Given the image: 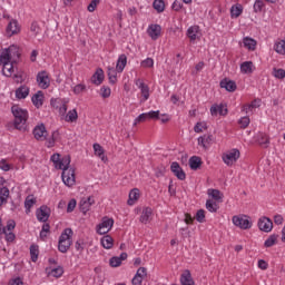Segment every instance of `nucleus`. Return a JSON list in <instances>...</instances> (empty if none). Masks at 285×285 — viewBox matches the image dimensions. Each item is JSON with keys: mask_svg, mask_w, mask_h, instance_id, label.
Returning a JSON list of instances; mask_svg holds the SVG:
<instances>
[{"mask_svg": "<svg viewBox=\"0 0 285 285\" xmlns=\"http://www.w3.org/2000/svg\"><path fill=\"white\" fill-rule=\"evenodd\" d=\"M70 156H63L59 164L56 165V168H59V170H62V181L65 186H75V169L70 168Z\"/></svg>", "mask_w": 285, "mask_h": 285, "instance_id": "f257e3e1", "label": "nucleus"}, {"mask_svg": "<svg viewBox=\"0 0 285 285\" xmlns=\"http://www.w3.org/2000/svg\"><path fill=\"white\" fill-rule=\"evenodd\" d=\"M11 112L14 117V128L17 130H26V121H28V110L21 109L19 105L11 107Z\"/></svg>", "mask_w": 285, "mask_h": 285, "instance_id": "f03ea898", "label": "nucleus"}, {"mask_svg": "<svg viewBox=\"0 0 285 285\" xmlns=\"http://www.w3.org/2000/svg\"><path fill=\"white\" fill-rule=\"evenodd\" d=\"M12 57H21L19 53V47L11 45L9 48L2 49L0 52V62L7 68L10 66V61H12Z\"/></svg>", "mask_w": 285, "mask_h": 285, "instance_id": "7ed1b4c3", "label": "nucleus"}, {"mask_svg": "<svg viewBox=\"0 0 285 285\" xmlns=\"http://www.w3.org/2000/svg\"><path fill=\"white\" fill-rule=\"evenodd\" d=\"M70 246H72V228H66L59 237L58 250L66 253L70 250Z\"/></svg>", "mask_w": 285, "mask_h": 285, "instance_id": "20e7f679", "label": "nucleus"}, {"mask_svg": "<svg viewBox=\"0 0 285 285\" xmlns=\"http://www.w3.org/2000/svg\"><path fill=\"white\" fill-rule=\"evenodd\" d=\"M112 226H115V219L104 217L101 223L97 225L98 235H107V233H110Z\"/></svg>", "mask_w": 285, "mask_h": 285, "instance_id": "39448f33", "label": "nucleus"}, {"mask_svg": "<svg viewBox=\"0 0 285 285\" xmlns=\"http://www.w3.org/2000/svg\"><path fill=\"white\" fill-rule=\"evenodd\" d=\"M234 226L242 228L243 230H248V228L253 227V223L248 219V216H234L232 218Z\"/></svg>", "mask_w": 285, "mask_h": 285, "instance_id": "423d86ee", "label": "nucleus"}, {"mask_svg": "<svg viewBox=\"0 0 285 285\" xmlns=\"http://www.w3.org/2000/svg\"><path fill=\"white\" fill-rule=\"evenodd\" d=\"M240 153L239 149L234 148L226 154L223 155V161L226 164V166H233L239 159Z\"/></svg>", "mask_w": 285, "mask_h": 285, "instance_id": "0eeeda50", "label": "nucleus"}, {"mask_svg": "<svg viewBox=\"0 0 285 285\" xmlns=\"http://www.w3.org/2000/svg\"><path fill=\"white\" fill-rule=\"evenodd\" d=\"M37 82L38 86L42 88V90L50 88V77L48 76V71H39L37 75Z\"/></svg>", "mask_w": 285, "mask_h": 285, "instance_id": "6e6552de", "label": "nucleus"}, {"mask_svg": "<svg viewBox=\"0 0 285 285\" xmlns=\"http://www.w3.org/2000/svg\"><path fill=\"white\" fill-rule=\"evenodd\" d=\"M258 228L263 233H271L273 230V220L271 218L264 216L258 219Z\"/></svg>", "mask_w": 285, "mask_h": 285, "instance_id": "1a4fd4ad", "label": "nucleus"}, {"mask_svg": "<svg viewBox=\"0 0 285 285\" xmlns=\"http://www.w3.org/2000/svg\"><path fill=\"white\" fill-rule=\"evenodd\" d=\"M170 170L179 179L180 181H184L186 179V171L179 166V163L174 161L170 165Z\"/></svg>", "mask_w": 285, "mask_h": 285, "instance_id": "9d476101", "label": "nucleus"}, {"mask_svg": "<svg viewBox=\"0 0 285 285\" xmlns=\"http://www.w3.org/2000/svg\"><path fill=\"white\" fill-rule=\"evenodd\" d=\"M38 222L46 223L48 219H50V209L48 206L42 205L40 208L36 212Z\"/></svg>", "mask_w": 285, "mask_h": 285, "instance_id": "9b49d317", "label": "nucleus"}, {"mask_svg": "<svg viewBox=\"0 0 285 285\" xmlns=\"http://www.w3.org/2000/svg\"><path fill=\"white\" fill-rule=\"evenodd\" d=\"M48 135V130H46V125L40 124L33 128L35 139L43 141Z\"/></svg>", "mask_w": 285, "mask_h": 285, "instance_id": "f8f14e48", "label": "nucleus"}, {"mask_svg": "<svg viewBox=\"0 0 285 285\" xmlns=\"http://www.w3.org/2000/svg\"><path fill=\"white\" fill-rule=\"evenodd\" d=\"M212 117H217L220 115L222 117H226L228 115V108L225 105H214L210 107Z\"/></svg>", "mask_w": 285, "mask_h": 285, "instance_id": "ddd939ff", "label": "nucleus"}, {"mask_svg": "<svg viewBox=\"0 0 285 285\" xmlns=\"http://www.w3.org/2000/svg\"><path fill=\"white\" fill-rule=\"evenodd\" d=\"M92 204H95V197L89 196L88 198H82L79 203V208H80L81 213H83V215H86V213H88V210H90V206H92Z\"/></svg>", "mask_w": 285, "mask_h": 285, "instance_id": "4468645a", "label": "nucleus"}, {"mask_svg": "<svg viewBox=\"0 0 285 285\" xmlns=\"http://www.w3.org/2000/svg\"><path fill=\"white\" fill-rule=\"evenodd\" d=\"M149 37H151L153 41H157L159 37H161V26L159 24H150L147 30Z\"/></svg>", "mask_w": 285, "mask_h": 285, "instance_id": "2eb2a0df", "label": "nucleus"}, {"mask_svg": "<svg viewBox=\"0 0 285 285\" xmlns=\"http://www.w3.org/2000/svg\"><path fill=\"white\" fill-rule=\"evenodd\" d=\"M220 88H225L227 92H235V90H237V82L228 78H225L220 80Z\"/></svg>", "mask_w": 285, "mask_h": 285, "instance_id": "dca6fc26", "label": "nucleus"}, {"mask_svg": "<svg viewBox=\"0 0 285 285\" xmlns=\"http://www.w3.org/2000/svg\"><path fill=\"white\" fill-rule=\"evenodd\" d=\"M21 28L19 27V22L17 20H11L7 26V35L12 37L14 35H19Z\"/></svg>", "mask_w": 285, "mask_h": 285, "instance_id": "f3484780", "label": "nucleus"}, {"mask_svg": "<svg viewBox=\"0 0 285 285\" xmlns=\"http://www.w3.org/2000/svg\"><path fill=\"white\" fill-rule=\"evenodd\" d=\"M60 139H61V135L59 134V130L52 131L49 138L48 136H46L45 140H47L46 142L47 148H55V144H57V141H59Z\"/></svg>", "mask_w": 285, "mask_h": 285, "instance_id": "a211bd4d", "label": "nucleus"}, {"mask_svg": "<svg viewBox=\"0 0 285 285\" xmlns=\"http://www.w3.org/2000/svg\"><path fill=\"white\" fill-rule=\"evenodd\" d=\"M104 69L98 68L96 72L91 76V83H94L95 86H101L104 83Z\"/></svg>", "mask_w": 285, "mask_h": 285, "instance_id": "6ab92c4d", "label": "nucleus"}, {"mask_svg": "<svg viewBox=\"0 0 285 285\" xmlns=\"http://www.w3.org/2000/svg\"><path fill=\"white\" fill-rule=\"evenodd\" d=\"M200 29L199 26L195 24L187 29V37L190 39V41H197L199 39Z\"/></svg>", "mask_w": 285, "mask_h": 285, "instance_id": "aec40b11", "label": "nucleus"}, {"mask_svg": "<svg viewBox=\"0 0 285 285\" xmlns=\"http://www.w3.org/2000/svg\"><path fill=\"white\" fill-rule=\"evenodd\" d=\"M202 164H204V161H202V157L199 156H191L189 158V168L191 170H199V168H202Z\"/></svg>", "mask_w": 285, "mask_h": 285, "instance_id": "412c9836", "label": "nucleus"}, {"mask_svg": "<svg viewBox=\"0 0 285 285\" xmlns=\"http://www.w3.org/2000/svg\"><path fill=\"white\" fill-rule=\"evenodd\" d=\"M31 101L36 108H41V106H43V91H37L32 96Z\"/></svg>", "mask_w": 285, "mask_h": 285, "instance_id": "4be33fe9", "label": "nucleus"}, {"mask_svg": "<svg viewBox=\"0 0 285 285\" xmlns=\"http://www.w3.org/2000/svg\"><path fill=\"white\" fill-rule=\"evenodd\" d=\"M128 63V57L126 55H120L117 65H116V70L117 72H124V68H126V65Z\"/></svg>", "mask_w": 285, "mask_h": 285, "instance_id": "5701e85b", "label": "nucleus"}, {"mask_svg": "<svg viewBox=\"0 0 285 285\" xmlns=\"http://www.w3.org/2000/svg\"><path fill=\"white\" fill-rule=\"evenodd\" d=\"M139 199V189L134 188L129 193V198L127 200L128 206H135V203Z\"/></svg>", "mask_w": 285, "mask_h": 285, "instance_id": "b1692460", "label": "nucleus"}, {"mask_svg": "<svg viewBox=\"0 0 285 285\" xmlns=\"http://www.w3.org/2000/svg\"><path fill=\"white\" fill-rule=\"evenodd\" d=\"M101 246L105 247L107 250H110L112 246H115V239L111 238L110 235H105L101 240Z\"/></svg>", "mask_w": 285, "mask_h": 285, "instance_id": "393cba45", "label": "nucleus"}, {"mask_svg": "<svg viewBox=\"0 0 285 285\" xmlns=\"http://www.w3.org/2000/svg\"><path fill=\"white\" fill-rule=\"evenodd\" d=\"M28 95H30V88L26 87V86H20L17 90H16V97L17 99H26V97H28Z\"/></svg>", "mask_w": 285, "mask_h": 285, "instance_id": "a878e982", "label": "nucleus"}, {"mask_svg": "<svg viewBox=\"0 0 285 285\" xmlns=\"http://www.w3.org/2000/svg\"><path fill=\"white\" fill-rule=\"evenodd\" d=\"M244 12V7L239 3L232 6L230 8V17L232 19H237Z\"/></svg>", "mask_w": 285, "mask_h": 285, "instance_id": "bb28decb", "label": "nucleus"}, {"mask_svg": "<svg viewBox=\"0 0 285 285\" xmlns=\"http://www.w3.org/2000/svg\"><path fill=\"white\" fill-rule=\"evenodd\" d=\"M138 88L141 91V96L144 97V101H148V99L150 98V88L148 87V85H146L144 82H139Z\"/></svg>", "mask_w": 285, "mask_h": 285, "instance_id": "cd10ccee", "label": "nucleus"}, {"mask_svg": "<svg viewBox=\"0 0 285 285\" xmlns=\"http://www.w3.org/2000/svg\"><path fill=\"white\" fill-rule=\"evenodd\" d=\"M35 204H37V198H35L33 195L27 196V198L24 200V208H26L27 215L30 214V208H32V206H35Z\"/></svg>", "mask_w": 285, "mask_h": 285, "instance_id": "c85d7f7f", "label": "nucleus"}, {"mask_svg": "<svg viewBox=\"0 0 285 285\" xmlns=\"http://www.w3.org/2000/svg\"><path fill=\"white\" fill-rule=\"evenodd\" d=\"M8 197H10V189L8 187L0 188V206L8 204Z\"/></svg>", "mask_w": 285, "mask_h": 285, "instance_id": "c756f323", "label": "nucleus"}, {"mask_svg": "<svg viewBox=\"0 0 285 285\" xmlns=\"http://www.w3.org/2000/svg\"><path fill=\"white\" fill-rule=\"evenodd\" d=\"M180 284L181 285H195V282L193 281V276L190 275L189 271H186L180 277Z\"/></svg>", "mask_w": 285, "mask_h": 285, "instance_id": "7c9ffc66", "label": "nucleus"}, {"mask_svg": "<svg viewBox=\"0 0 285 285\" xmlns=\"http://www.w3.org/2000/svg\"><path fill=\"white\" fill-rule=\"evenodd\" d=\"M150 215H153V208L150 207L144 208L140 215L141 224H148V220L150 219Z\"/></svg>", "mask_w": 285, "mask_h": 285, "instance_id": "2f4dec72", "label": "nucleus"}, {"mask_svg": "<svg viewBox=\"0 0 285 285\" xmlns=\"http://www.w3.org/2000/svg\"><path fill=\"white\" fill-rule=\"evenodd\" d=\"M243 43L247 50H255V48H257V41L249 37L244 38Z\"/></svg>", "mask_w": 285, "mask_h": 285, "instance_id": "473e14b6", "label": "nucleus"}, {"mask_svg": "<svg viewBox=\"0 0 285 285\" xmlns=\"http://www.w3.org/2000/svg\"><path fill=\"white\" fill-rule=\"evenodd\" d=\"M107 76L109 79V83H117V69H115V67H108Z\"/></svg>", "mask_w": 285, "mask_h": 285, "instance_id": "72a5a7b5", "label": "nucleus"}, {"mask_svg": "<svg viewBox=\"0 0 285 285\" xmlns=\"http://www.w3.org/2000/svg\"><path fill=\"white\" fill-rule=\"evenodd\" d=\"M94 150H95V155L99 157V159H101L102 161H106V155L104 151V147H101V145L97 142L94 144Z\"/></svg>", "mask_w": 285, "mask_h": 285, "instance_id": "f704fd0d", "label": "nucleus"}, {"mask_svg": "<svg viewBox=\"0 0 285 285\" xmlns=\"http://www.w3.org/2000/svg\"><path fill=\"white\" fill-rule=\"evenodd\" d=\"M240 71L244 75L253 73V61H245L240 65Z\"/></svg>", "mask_w": 285, "mask_h": 285, "instance_id": "c9c22d12", "label": "nucleus"}, {"mask_svg": "<svg viewBox=\"0 0 285 285\" xmlns=\"http://www.w3.org/2000/svg\"><path fill=\"white\" fill-rule=\"evenodd\" d=\"M257 141L259 146H263L264 148H268V145L271 144V138H268V135L266 134H259Z\"/></svg>", "mask_w": 285, "mask_h": 285, "instance_id": "e433bc0d", "label": "nucleus"}, {"mask_svg": "<svg viewBox=\"0 0 285 285\" xmlns=\"http://www.w3.org/2000/svg\"><path fill=\"white\" fill-rule=\"evenodd\" d=\"M207 194L209 197L214 198L215 202H222L224 195L218 189H208Z\"/></svg>", "mask_w": 285, "mask_h": 285, "instance_id": "4c0bfd02", "label": "nucleus"}, {"mask_svg": "<svg viewBox=\"0 0 285 285\" xmlns=\"http://www.w3.org/2000/svg\"><path fill=\"white\" fill-rule=\"evenodd\" d=\"M277 237H279V235H276V234L271 235L264 243L265 248H273V246L277 244Z\"/></svg>", "mask_w": 285, "mask_h": 285, "instance_id": "58836bf2", "label": "nucleus"}, {"mask_svg": "<svg viewBox=\"0 0 285 285\" xmlns=\"http://www.w3.org/2000/svg\"><path fill=\"white\" fill-rule=\"evenodd\" d=\"M153 8L155 11L161 13L166 10V3L164 0H155L153 3Z\"/></svg>", "mask_w": 285, "mask_h": 285, "instance_id": "ea45409f", "label": "nucleus"}, {"mask_svg": "<svg viewBox=\"0 0 285 285\" xmlns=\"http://www.w3.org/2000/svg\"><path fill=\"white\" fill-rule=\"evenodd\" d=\"M274 50L277 55H285V40H281L274 45Z\"/></svg>", "mask_w": 285, "mask_h": 285, "instance_id": "a19ab883", "label": "nucleus"}, {"mask_svg": "<svg viewBox=\"0 0 285 285\" xmlns=\"http://www.w3.org/2000/svg\"><path fill=\"white\" fill-rule=\"evenodd\" d=\"M30 255H31V262H37V259H39V246L38 245L30 246Z\"/></svg>", "mask_w": 285, "mask_h": 285, "instance_id": "79ce46f5", "label": "nucleus"}, {"mask_svg": "<svg viewBox=\"0 0 285 285\" xmlns=\"http://www.w3.org/2000/svg\"><path fill=\"white\" fill-rule=\"evenodd\" d=\"M206 208L207 210H209V213H217V210H219V205H217L215 202L210 199H207Z\"/></svg>", "mask_w": 285, "mask_h": 285, "instance_id": "37998d69", "label": "nucleus"}, {"mask_svg": "<svg viewBox=\"0 0 285 285\" xmlns=\"http://www.w3.org/2000/svg\"><path fill=\"white\" fill-rule=\"evenodd\" d=\"M78 117L79 115L77 114V109L69 110L66 116V121L75 122Z\"/></svg>", "mask_w": 285, "mask_h": 285, "instance_id": "c03bdc74", "label": "nucleus"}, {"mask_svg": "<svg viewBox=\"0 0 285 285\" xmlns=\"http://www.w3.org/2000/svg\"><path fill=\"white\" fill-rule=\"evenodd\" d=\"M12 72H14V65L13 62H9V66H3L2 73L4 77H12Z\"/></svg>", "mask_w": 285, "mask_h": 285, "instance_id": "a18cd8bd", "label": "nucleus"}, {"mask_svg": "<svg viewBox=\"0 0 285 285\" xmlns=\"http://www.w3.org/2000/svg\"><path fill=\"white\" fill-rule=\"evenodd\" d=\"M195 219H196L199 224H204V222H206V210L199 209V210L196 213Z\"/></svg>", "mask_w": 285, "mask_h": 285, "instance_id": "49530a36", "label": "nucleus"}, {"mask_svg": "<svg viewBox=\"0 0 285 285\" xmlns=\"http://www.w3.org/2000/svg\"><path fill=\"white\" fill-rule=\"evenodd\" d=\"M273 76L276 79H285V70L284 69L274 68L273 69Z\"/></svg>", "mask_w": 285, "mask_h": 285, "instance_id": "de8ad7c7", "label": "nucleus"}, {"mask_svg": "<svg viewBox=\"0 0 285 285\" xmlns=\"http://www.w3.org/2000/svg\"><path fill=\"white\" fill-rule=\"evenodd\" d=\"M109 266H111V268H118V266H121L120 258L117 256L111 257L109 259Z\"/></svg>", "mask_w": 285, "mask_h": 285, "instance_id": "09e8293b", "label": "nucleus"}, {"mask_svg": "<svg viewBox=\"0 0 285 285\" xmlns=\"http://www.w3.org/2000/svg\"><path fill=\"white\" fill-rule=\"evenodd\" d=\"M142 68H153L155 66V60L153 58H147L140 62Z\"/></svg>", "mask_w": 285, "mask_h": 285, "instance_id": "8fccbe9b", "label": "nucleus"}, {"mask_svg": "<svg viewBox=\"0 0 285 285\" xmlns=\"http://www.w3.org/2000/svg\"><path fill=\"white\" fill-rule=\"evenodd\" d=\"M49 275H51V277H61V275H63V268L62 267H56V268L51 269Z\"/></svg>", "mask_w": 285, "mask_h": 285, "instance_id": "3c124183", "label": "nucleus"}, {"mask_svg": "<svg viewBox=\"0 0 285 285\" xmlns=\"http://www.w3.org/2000/svg\"><path fill=\"white\" fill-rule=\"evenodd\" d=\"M100 95H101L102 99H108V97H110V95H111L110 87H106V86L101 87Z\"/></svg>", "mask_w": 285, "mask_h": 285, "instance_id": "603ef678", "label": "nucleus"}, {"mask_svg": "<svg viewBox=\"0 0 285 285\" xmlns=\"http://www.w3.org/2000/svg\"><path fill=\"white\" fill-rule=\"evenodd\" d=\"M137 277H140L142 279H146V277H148V269H146V267H140L138 268V271L136 272Z\"/></svg>", "mask_w": 285, "mask_h": 285, "instance_id": "864d4df0", "label": "nucleus"}, {"mask_svg": "<svg viewBox=\"0 0 285 285\" xmlns=\"http://www.w3.org/2000/svg\"><path fill=\"white\" fill-rule=\"evenodd\" d=\"M238 124H239L240 128H248V126L250 125V118L245 116L238 120Z\"/></svg>", "mask_w": 285, "mask_h": 285, "instance_id": "5fc2aeb1", "label": "nucleus"}, {"mask_svg": "<svg viewBox=\"0 0 285 285\" xmlns=\"http://www.w3.org/2000/svg\"><path fill=\"white\" fill-rule=\"evenodd\" d=\"M264 10V0H256L254 3V12H262Z\"/></svg>", "mask_w": 285, "mask_h": 285, "instance_id": "6e6d98bb", "label": "nucleus"}, {"mask_svg": "<svg viewBox=\"0 0 285 285\" xmlns=\"http://www.w3.org/2000/svg\"><path fill=\"white\" fill-rule=\"evenodd\" d=\"M77 208V199L72 198L67 205V213H72Z\"/></svg>", "mask_w": 285, "mask_h": 285, "instance_id": "4d7b16f0", "label": "nucleus"}, {"mask_svg": "<svg viewBox=\"0 0 285 285\" xmlns=\"http://www.w3.org/2000/svg\"><path fill=\"white\" fill-rule=\"evenodd\" d=\"M148 118V114H140L134 121V126H137V124L141 122V121H146Z\"/></svg>", "mask_w": 285, "mask_h": 285, "instance_id": "13d9d810", "label": "nucleus"}, {"mask_svg": "<svg viewBox=\"0 0 285 285\" xmlns=\"http://www.w3.org/2000/svg\"><path fill=\"white\" fill-rule=\"evenodd\" d=\"M83 90H86V87L82 83L76 85L73 87L75 95H81V92H83Z\"/></svg>", "mask_w": 285, "mask_h": 285, "instance_id": "bf43d9fd", "label": "nucleus"}, {"mask_svg": "<svg viewBox=\"0 0 285 285\" xmlns=\"http://www.w3.org/2000/svg\"><path fill=\"white\" fill-rule=\"evenodd\" d=\"M16 226H17V223L11 219V220H8L7 226L3 228H6L7 232L9 230L10 233L11 230H14Z\"/></svg>", "mask_w": 285, "mask_h": 285, "instance_id": "052dcab7", "label": "nucleus"}, {"mask_svg": "<svg viewBox=\"0 0 285 285\" xmlns=\"http://www.w3.org/2000/svg\"><path fill=\"white\" fill-rule=\"evenodd\" d=\"M99 3V0H91V2L89 3L87 10L89 12H95V10L97 9V4Z\"/></svg>", "mask_w": 285, "mask_h": 285, "instance_id": "680f3d73", "label": "nucleus"}, {"mask_svg": "<svg viewBox=\"0 0 285 285\" xmlns=\"http://www.w3.org/2000/svg\"><path fill=\"white\" fill-rule=\"evenodd\" d=\"M31 32H33L35 37H37V35H39V24L37 22H32L31 27H30Z\"/></svg>", "mask_w": 285, "mask_h": 285, "instance_id": "e2e57ef3", "label": "nucleus"}, {"mask_svg": "<svg viewBox=\"0 0 285 285\" xmlns=\"http://www.w3.org/2000/svg\"><path fill=\"white\" fill-rule=\"evenodd\" d=\"M166 175V167L161 166L156 169V177H164Z\"/></svg>", "mask_w": 285, "mask_h": 285, "instance_id": "0e129e2a", "label": "nucleus"}, {"mask_svg": "<svg viewBox=\"0 0 285 285\" xmlns=\"http://www.w3.org/2000/svg\"><path fill=\"white\" fill-rule=\"evenodd\" d=\"M149 119H159V110L147 112Z\"/></svg>", "mask_w": 285, "mask_h": 285, "instance_id": "69168bd1", "label": "nucleus"}, {"mask_svg": "<svg viewBox=\"0 0 285 285\" xmlns=\"http://www.w3.org/2000/svg\"><path fill=\"white\" fill-rule=\"evenodd\" d=\"M144 282V278L137 276V274L134 276V278L131 279V284L132 285H141V283Z\"/></svg>", "mask_w": 285, "mask_h": 285, "instance_id": "338daca9", "label": "nucleus"}, {"mask_svg": "<svg viewBox=\"0 0 285 285\" xmlns=\"http://www.w3.org/2000/svg\"><path fill=\"white\" fill-rule=\"evenodd\" d=\"M9 285H23L21 277L13 278L9 282Z\"/></svg>", "mask_w": 285, "mask_h": 285, "instance_id": "774afa93", "label": "nucleus"}]
</instances>
